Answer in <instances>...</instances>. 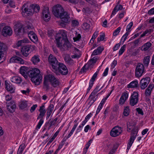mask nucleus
Listing matches in <instances>:
<instances>
[{
  "label": "nucleus",
  "mask_w": 154,
  "mask_h": 154,
  "mask_svg": "<svg viewBox=\"0 0 154 154\" xmlns=\"http://www.w3.org/2000/svg\"><path fill=\"white\" fill-rule=\"evenodd\" d=\"M63 7L60 5H57L53 8L52 12L54 15L57 17H59L64 12Z\"/></svg>",
  "instance_id": "nucleus-6"
},
{
  "label": "nucleus",
  "mask_w": 154,
  "mask_h": 154,
  "mask_svg": "<svg viewBox=\"0 0 154 154\" xmlns=\"http://www.w3.org/2000/svg\"><path fill=\"white\" fill-rule=\"evenodd\" d=\"M30 92V91L29 89V88H27L26 90H21V92L23 94H25L26 95H27L28 94L29 92Z\"/></svg>",
  "instance_id": "nucleus-54"
},
{
  "label": "nucleus",
  "mask_w": 154,
  "mask_h": 154,
  "mask_svg": "<svg viewBox=\"0 0 154 154\" xmlns=\"http://www.w3.org/2000/svg\"><path fill=\"white\" fill-rule=\"evenodd\" d=\"M145 68L143 64L139 63L137 64L135 70V76L137 77H141L144 73Z\"/></svg>",
  "instance_id": "nucleus-5"
},
{
  "label": "nucleus",
  "mask_w": 154,
  "mask_h": 154,
  "mask_svg": "<svg viewBox=\"0 0 154 154\" xmlns=\"http://www.w3.org/2000/svg\"><path fill=\"white\" fill-rule=\"evenodd\" d=\"M126 45H124L121 47L119 51V55H121L124 52L126 48Z\"/></svg>",
  "instance_id": "nucleus-48"
},
{
  "label": "nucleus",
  "mask_w": 154,
  "mask_h": 154,
  "mask_svg": "<svg viewBox=\"0 0 154 154\" xmlns=\"http://www.w3.org/2000/svg\"><path fill=\"white\" fill-rule=\"evenodd\" d=\"M25 147L24 144H21L18 149L17 154H22Z\"/></svg>",
  "instance_id": "nucleus-44"
},
{
  "label": "nucleus",
  "mask_w": 154,
  "mask_h": 154,
  "mask_svg": "<svg viewBox=\"0 0 154 154\" xmlns=\"http://www.w3.org/2000/svg\"><path fill=\"white\" fill-rule=\"evenodd\" d=\"M31 60L33 63L35 64L40 61V59L38 55H35L32 57Z\"/></svg>",
  "instance_id": "nucleus-40"
},
{
  "label": "nucleus",
  "mask_w": 154,
  "mask_h": 154,
  "mask_svg": "<svg viewBox=\"0 0 154 154\" xmlns=\"http://www.w3.org/2000/svg\"><path fill=\"white\" fill-rule=\"evenodd\" d=\"M57 36L63 38L65 39L68 40L66 32L64 30L59 31V32L56 35Z\"/></svg>",
  "instance_id": "nucleus-26"
},
{
  "label": "nucleus",
  "mask_w": 154,
  "mask_h": 154,
  "mask_svg": "<svg viewBox=\"0 0 154 154\" xmlns=\"http://www.w3.org/2000/svg\"><path fill=\"white\" fill-rule=\"evenodd\" d=\"M72 26L73 27H75L79 24V22L76 20H73L72 21Z\"/></svg>",
  "instance_id": "nucleus-57"
},
{
  "label": "nucleus",
  "mask_w": 154,
  "mask_h": 154,
  "mask_svg": "<svg viewBox=\"0 0 154 154\" xmlns=\"http://www.w3.org/2000/svg\"><path fill=\"white\" fill-rule=\"evenodd\" d=\"M5 88L8 91H10L12 93L14 92L15 88L12 85L8 84H6Z\"/></svg>",
  "instance_id": "nucleus-36"
},
{
  "label": "nucleus",
  "mask_w": 154,
  "mask_h": 154,
  "mask_svg": "<svg viewBox=\"0 0 154 154\" xmlns=\"http://www.w3.org/2000/svg\"><path fill=\"white\" fill-rule=\"evenodd\" d=\"M81 37L80 34H79L77 35L75 37H73V39L74 42H76L77 41H79L81 38Z\"/></svg>",
  "instance_id": "nucleus-56"
},
{
  "label": "nucleus",
  "mask_w": 154,
  "mask_h": 154,
  "mask_svg": "<svg viewBox=\"0 0 154 154\" xmlns=\"http://www.w3.org/2000/svg\"><path fill=\"white\" fill-rule=\"evenodd\" d=\"M12 30L11 28L8 26L4 27L2 31V33L4 36H10L12 34Z\"/></svg>",
  "instance_id": "nucleus-18"
},
{
  "label": "nucleus",
  "mask_w": 154,
  "mask_h": 154,
  "mask_svg": "<svg viewBox=\"0 0 154 154\" xmlns=\"http://www.w3.org/2000/svg\"><path fill=\"white\" fill-rule=\"evenodd\" d=\"M133 23L132 22H130L127 26L126 31L127 32H130V30L133 26Z\"/></svg>",
  "instance_id": "nucleus-51"
},
{
  "label": "nucleus",
  "mask_w": 154,
  "mask_h": 154,
  "mask_svg": "<svg viewBox=\"0 0 154 154\" xmlns=\"http://www.w3.org/2000/svg\"><path fill=\"white\" fill-rule=\"evenodd\" d=\"M100 87V84H98L94 90L92 92L91 94L94 96H96V94L98 91H100L103 88V86Z\"/></svg>",
  "instance_id": "nucleus-37"
},
{
  "label": "nucleus",
  "mask_w": 154,
  "mask_h": 154,
  "mask_svg": "<svg viewBox=\"0 0 154 154\" xmlns=\"http://www.w3.org/2000/svg\"><path fill=\"white\" fill-rule=\"evenodd\" d=\"M128 97V93L124 92L122 94L119 101V104L122 106L125 103Z\"/></svg>",
  "instance_id": "nucleus-21"
},
{
  "label": "nucleus",
  "mask_w": 154,
  "mask_h": 154,
  "mask_svg": "<svg viewBox=\"0 0 154 154\" xmlns=\"http://www.w3.org/2000/svg\"><path fill=\"white\" fill-rule=\"evenodd\" d=\"M56 70L57 71L55 73L57 74H59L60 73L62 75H66L68 73V70L66 66L61 63H60L59 66H58Z\"/></svg>",
  "instance_id": "nucleus-7"
},
{
  "label": "nucleus",
  "mask_w": 154,
  "mask_h": 154,
  "mask_svg": "<svg viewBox=\"0 0 154 154\" xmlns=\"http://www.w3.org/2000/svg\"><path fill=\"white\" fill-rule=\"evenodd\" d=\"M129 34V32H127L122 37L121 40L123 42H124L127 39V37Z\"/></svg>",
  "instance_id": "nucleus-52"
},
{
  "label": "nucleus",
  "mask_w": 154,
  "mask_h": 154,
  "mask_svg": "<svg viewBox=\"0 0 154 154\" xmlns=\"http://www.w3.org/2000/svg\"><path fill=\"white\" fill-rule=\"evenodd\" d=\"M57 60L56 58L52 55L50 54L48 57V61L51 65L55 62Z\"/></svg>",
  "instance_id": "nucleus-38"
},
{
  "label": "nucleus",
  "mask_w": 154,
  "mask_h": 154,
  "mask_svg": "<svg viewBox=\"0 0 154 154\" xmlns=\"http://www.w3.org/2000/svg\"><path fill=\"white\" fill-rule=\"evenodd\" d=\"M30 30V29L29 28V29H27L26 33H27L28 36L31 41L34 43H36L38 41L37 37L34 32Z\"/></svg>",
  "instance_id": "nucleus-12"
},
{
  "label": "nucleus",
  "mask_w": 154,
  "mask_h": 154,
  "mask_svg": "<svg viewBox=\"0 0 154 154\" xmlns=\"http://www.w3.org/2000/svg\"><path fill=\"white\" fill-rule=\"evenodd\" d=\"M154 88V85L153 84H150L149 85L148 88L146 89L144 95L147 97H150L151 92Z\"/></svg>",
  "instance_id": "nucleus-22"
},
{
  "label": "nucleus",
  "mask_w": 154,
  "mask_h": 154,
  "mask_svg": "<svg viewBox=\"0 0 154 154\" xmlns=\"http://www.w3.org/2000/svg\"><path fill=\"white\" fill-rule=\"evenodd\" d=\"M120 46V45L119 43L116 44L113 48V51H115L118 50Z\"/></svg>",
  "instance_id": "nucleus-63"
},
{
  "label": "nucleus",
  "mask_w": 154,
  "mask_h": 154,
  "mask_svg": "<svg viewBox=\"0 0 154 154\" xmlns=\"http://www.w3.org/2000/svg\"><path fill=\"white\" fill-rule=\"evenodd\" d=\"M60 18L61 22L60 24L66 25L69 21V16L68 13L65 11L59 17Z\"/></svg>",
  "instance_id": "nucleus-13"
},
{
  "label": "nucleus",
  "mask_w": 154,
  "mask_h": 154,
  "mask_svg": "<svg viewBox=\"0 0 154 154\" xmlns=\"http://www.w3.org/2000/svg\"><path fill=\"white\" fill-rule=\"evenodd\" d=\"M29 29V27L27 26L23 29L22 26L21 25H17L15 26L14 31L16 35H18L21 33H26L27 29Z\"/></svg>",
  "instance_id": "nucleus-11"
},
{
  "label": "nucleus",
  "mask_w": 154,
  "mask_h": 154,
  "mask_svg": "<svg viewBox=\"0 0 154 154\" xmlns=\"http://www.w3.org/2000/svg\"><path fill=\"white\" fill-rule=\"evenodd\" d=\"M138 100V93L134 92L130 97L129 104L131 106H133L137 103Z\"/></svg>",
  "instance_id": "nucleus-9"
},
{
  "label": "nucleus",
  "mask_w": 154,
  "mask_h": 154,
  "mask_svg": "<svg viewBox=\"0 0 154 154\" xmlns=\"http://www.w3.org/2000/svg\"><path fill=\"white\" fill-rule=\"evenodd\" d=\"M10 63H18L20 64H23L25 63V61L21 58L16 56H14L10 60Z\"/></svg>",
  "instance_id": "nucleus-20"
},
{
  "label": "nucleus",
  "mask_w": 154,
  "mask_h": 154,
  "mask_svg": "<svg viewBox=\"0 0 154 154\" xmlns=\"http://www.w3.org/2000/svg\"><path fill=\"white\" fill-rule=\"evenodd\" d=\"M138 133V130L137 128L135 127L133 129L132 131L131 134L130 138L129 140V142L127 144V152L129 149L131 147V146L134 140L136 138Z\"/></svg>",
  "instance_id": "nucleus-4"
},
{
  "label": "nucleus",
  "mask_w": 154,
  "mask_h": 154,
  "mask_svg": "<svg viewBox=\"0 0 154 154\" xmlns=\"http://www.w3.org/2000/svg\"><path fill=\"white\" fill-rule=\"evenodd\" d=\"M152 44L149 42L145 44L142 47V50L144 51H148L151 47Z\"/></svg>",
  "instance_id": "nucleus-33"
},
{
  "label": "nucleus",
  "mask_w": 154,
  "mask_h": 154,
  "mask_svg": "<svg viewBox=\"0 0 154 154\" xmlns=\"http://www.w3.org/2000/svg\"><path fill=\"white\" fill-rule=\"evenodd\" d=\"M49 82L48 81L44 78V88H46V90H48L49 89Z\"/></svg>",
  "instance_id": "nucleus-46"
},
{
  "label": "nucleus",
  "mask_w": 154,
  "mask_h": 154,
  "mask_svg": "<svg viewBox=\"0 0 154 154\" xmlns=\"http://www.w3.org/2000/svg\"><path fill=\"white\" fill-rule=\"evenodd\" d=\"M20 73L26 79L28 78L27 75L26 67L25 66H22L20 69Z\"/></svg>",
  "instance_id": "nucleus-28"
},
{
  "label": "nucleus",
  "mask_w": 154,
  "mask_h": 154,
  "mask_svg": "<svg viewBox=\"0 0 154 154\" xmlns=\"http://www.w3.org/2000/svg\"><path fill=\"white\" fill-rule=\"evenodd\" d=\"M66 1L74 4L81 3L82 2L81 0H67Z\"/></svg>",
  "instance_id": "nucleus-49"
},
{
  "label": "nucleus",
  "mask_w": 154,
  "mask_h": 154,
  "mask_svg": "<svg viewBox=\"0 0 154 154\" xmlns=\"http://www.w3.org/2000/svg\"><path fill=\"white\" fill-rule=\"evenodd\" d=\"M117 60H114L112 62V64L111 68L112 69H113L117 65Z\"/></svg>",
  "instance_id": "nucleus-64"
},
{
  "label": "nucleus",
  "mask_w": 154,
  "mask_h": 154,
  "mask_svg": "<svg viewBox=\"0 0 154 154\" xmlns=\"http://www.w3.org/2000/svg\"><path fill=\"white\" fill-rule=\"evenodd\" d=\"M121 29V28L120 27H118L116 29L113 34L114 36H116L120 32Z\"/></svg>",
  "instance_id": "nucleus-50"
},
{
  "label": "nucleus",
  "mask_w": 154,
  "mask_h": 154,
  "mask_svg": "<svg viewBox=\"0 0 154 154\" xmlns=\"http://www.w3.org/2000/svg\"><path fill=\"white\" fill-rule=\"evenodd\" d=\"M64 60L66 63L69 65H73L74 63L73 60L68 56L65 57Z\"/></svg>",
  "instance_id": "nucleus-34"
},
{
  "label": "nucleus",
  "mask_w": 154,
  "mask_h": 154,
  "mask_svg": "<svg viewBox=\"0 0 154 154\" xmlns=\"http://www.w3.org/2000/svg\"><path fill=\"white\" fill-rule=\"evenodd\" d=\"M28 75L31 78V81L35 85H40L42 79V76L38 69L35 68L30 70L28 72Z\"/></svg>",
  "instance_id": "nucleus-1"
},
{
  "label": "nucleus",
  "mask_w": 154,
  "mask_h": 154,
  "mask_svg": "<svg viewBox=\"0 0 154 154\" xmlns=\"http://www.w3.org/2000/svg\"><path fill=\"white\" fill-rule=\"evenodd\" d=\"M29 41L27 38H25L23 40L19 41L17 43V47H19L23 45V44L25 43H28Z\"/></svg>",
  "instance_id": "nucleus-35"
},
{
  "label": "nucleus",
  "mask_w": 154,
  "mask_h": 154,
  "mask_svg": "<svg viewBox=\"0 0 154 154\" xmlns=\"http://www.w3.org/2000/svg\"><path fill=\"white\" fill-rule=\"evenodd\" d=\"M150 58L149 56H147L144 58L143 63L145 66H148L150 61Z\"/></svg>",
  "instance_id": "nucleus-43"
},
{
  "label": "nucleus",
  "mask_w": 154,
  "mask_h": 154,
  "mask_svg": "<svg viewBox=\"0 0 154 154\" xmlns=\"http://www.w3.org/2000/svg\"><path fill=\"white\" fill-rule=\"evenodd\" d=\"M6 103L7 104V109L8 111L12 113L14 112L16 106L14 101L11 100L10 103L6 102Z\"/></svg>",
  "instance_id": "nucleus-19"
},
{
  "label": "nucleus",
  "mask_w": 154,
  "mask_h": 154,
  "mask_svg": "<svg viewBox=\"0 0 154 154\" xmlns=\"http://www.w3.org/2000/svg\"><path fill=\"white\" fill-rule=\"evenodd\" d=\"M105 36V35L104 33H101V34L100 35V37H99L97 38V42H99L101 41H103L104 38V37Z\"/></svg>",
  "instance_id": "nucleus-47"
},
{
  "label": "nucleus",
  "mask_w": 154,
  "mask_h": 154,
  "mask_svg": "<svg viewBox=\"0 0 154 154\" xmlns=\"http://www.w3.org/2000/svg\"><path fill=\"white\" fill-rule=\"evenodd\" d=\"M122 128L119 126L113 128L110 131V135L112 137H116L119 135L122 132Z\"/></svg>",
  "instance_id": "nucleus-8"
},
{
  "label": "nucleus",
  "mask_w": 154,
  "mask_h": 154,
  "mask_svg": "<svg viewBox=\"0 0 154 154\" xmlns=\"http://www.w3.org/2000/svg\"><path fill=\"white\" fill-rule=\"evenodd\" d=\"M42 15L44 20L48 21L50 19V14L49 8L47 7H45L42 11Z\"/></svg>",
  "instance_id": "nucleus-14"
},
{
  "label": "nucleus",
  "mask_w": 154,
  "mask_h": 154,
  "mask_svg": "<svg viewBox=\"0 0 154 154\" xmlns=\"http://www.w3.org/2000/svg\"><path fill=\"white\" fill-rule=\"evenodd\" d=\"M31 46L27 45L23 46L21 48V51L22 55L24 57H27L31 53Z\"/></svg>",
  "instance_id": "nucleus-16"
},
{
  "label": "nucleus",
  "mask_w": 154,
  "mask_h": 154,
  "mask_svg": "<svg viewBox=\"0 0 154 154\" xmlns=\"http://www.w3.org/2000/svg\"><path fill=\"white\" fill-rule=\"evenodd\" d=\"M37 104H34L33 105L31 108V109H30V112L32 113L33 112H34L36 108L37 107Z\"/></svg>",
  "instance_id": "nucleus-62"
},
{
  "label": "nucleus",
  "mask_w": 154,
  "mask_h": 154,
  "mask_svg": "<svg viewBox=\"0 0 154 154\" xmlns=\"http://www.w3.org/2000/svg\"><path fill=\"white\" fill-rule=\"evenodd\" d=\"M31 6L33 10V14L34 12L37 13L40 10V7L39 5L36 4L31 5Z\"/></svg>",
  "instance_id": "nucleus-41"
},
{
  "label": "nucleus",
  "mask_w": 154,
  "mask_h": 154,
  "mask_svg": "<svg viewBox=\"0 0 154 154\" xmlns=\"http://www.w3.org/2000/svg\"><path fill=\"white\" fill-rule=\"evenodd\" d=\"M44 121L42 119H40L39 122L38 123L37 126L36 128L38 129H39L42 124L43 123Z\"/></svg>",
  "instance_id": "nucleus-59"
},
{
  "label": "nucleus",
  "mask_w": 154,
  "mask_h": 154,
  "mask_svg": "<svg viewBox=\"0 0 154 154\" xmlns=\"http://www.w3.org/2000/svg\"><path fill=\"white\" fill-rule=\"evenodd\" d=\"M6 48H4V50L2 49L0 50V60L4 59V57L5 51L6 50Z\"/></svg>",
  "instance_id": "nucleus-45"
},
{
  "label": "nucleus",
  "mask_w": 154,
  "mask_h": 154,
  "mask_svg": "<svg viewBox=\"0 0 154 154\" xmlns=\"http://www.w3.org/2000/svg\"><path fill=\"white\" fill-rule=\"evenodd\" d=\"M39 111L40 112V114L39 116L37 118V119H38L40 118H43L45 115L46 111L45 109L44 105H43L40 107Z\"/></svg>",
  "instance_id": "nucleus-24"
},
{
  "label": "nucleus",
  "mask_w": 154,
  "mask_h": 154,
  "mask_svg": "<svg viewBox=\"0 0 154 154\" xmlns=\"http://www.w3.org/2000/svg\"><path fill=\"white\" fill-rule=\"evenodd\" d=\"M60 63L57 60L50 65L54 72L57 71L56 70L57 69L58 66H59V64Z\"/></svg>",
  "instance_id": "nucleus-32"
},
{
  "label": "nucleus",
  "mask_w": 154,
  "mask_h": 154,
  "mask_svg": "<svg viewBox=\"0 0 154 154\" xmlns=\"http://www.w3.org/2000/svg\"><path fill=\"white\" fill-rule=\"evenodd\" d=\"M45 78L50 82L54 86H56L59 84L58 80L52 74H50L46 75Z\"/></svg>",
  "instance_id": "nucleus-10"
},
{
  "label": "nucleus",
  "mask_w": 154,
  "mask_h": 154,
  "mask_svg": "<svg viewBox=\"0 0 154 154\" xmlns=\"http://www.w3.org/2000/svg\"><path fill=\"white\" fill-rule=\"evenodd\" d=\"M90 27V25L87 23H83V28L84 29H89Z\"/></svg>",
  "instance_id": "nucleus-53"
},
{
  "label": "nucleus",
  "mask_w": 154,
  "mask_h": 154,
  "mask_svg": "<svg viewBox=\"0 0 154 154\" xmlns=\"http://www.w3.org/2000/svg\"><path fill=\"white\" fill-rule=\"evenodd\" d=\"M97 98V96H94L91 94L87 100L88 101H89L88 104V109H89L95 102Z\"/></svg>",
  "instance_id": "nucleus-23"
},
{
  "label": "nucleus",
  "mask_w": 154,
  "mask_h": 154,
  "mask_svg": "<svg viewBox=\"0 0 154 154\" xmlns=\"http://www.w3.org/2000/svg\"><path fill=\"white\" fill-rule=\"evenodd\" d=\"M103 47H99L97 48L94 50L91 54V56L96 55L100 54L103 51Z\"/></svg>",
  "instance_id": "nucleus-30"
},
{
  "label": "nucleus",
  "mask_w": 154,
  "mask_h": 154,
  "mask_svg": "<svg viewBox=\"0 0 154 154\" xmlns=\"http://www.w3.org/2000/svg\"><path fill=\"white\" fill-rule=\"evenodd\" d=\"M138 82L137 81H134L130 83L127 86L128 88H136L138 87Z\"/></svg>",
  "instance_id": "nucleus-31"
},
{
  "label": "nucleus",
  "mask_w": 154,
  "mask_h": 154,
  "mask_svg": "<svg viewBox=\"0 0 154 154\" xmlns=\"http://www.w3.org/2000/svg\"><path fill=\"white\" fill-rule=\"evenodd\" d=\"M98 57L95 56L91 59L88 63V64L89 66H93L96 63L98 60Z\"/></svg>",
  "instance_id": "nucleus-39"
},
{
  "label": "nucleus",
  "mask_w": 154,
  "mask_h": 154,
  "mask_svg": "<svg viewBox=\"0 0 154 154\" xmlns=\"http://www.w3.org/2000/svg\"><path fill=\"white\" fill-rule=\"evenodd\" d=\"M44 121L42 119H40L39 122L38 123L37 126L36 128L38 129H39L42 124L43 123Z\"/></svg>",
  "instance_id": "nucleus-60"
},
{
  "label": "nucleus",
  "mask_w": 154,
  "mask_h": 154,
  "mask_svg": "<svg viewBox=\"0 0 154 154\" xmlns=\"http://www.w3.org/2000/svg\"><path fill=\"white\" fill-rule=\"evenodd\" d=\"M99 70L98 69L97 71L93 75L89 82V85L87 89V93H88L90 90L91 89L94 84V82L98 74Z\"/></svg>",
  "instance_id": "nucleus-17"
},
{
  "label": "nucleus",
  "mask_w": 154,
  "mask_h": 154,
  "mask_svg": "<svg viewBox=\"0 0 154 154\" xmlns=\"http://www.w3.org/2000/svg\"><path fill=\"white\" fill-rule=\"evenodd\" d=\"M11 80L13 83L19 84L21 82L22 80L20 77L15 76L12 77L11 78Z\"/></svg>",
  "instance_id": "nucleus-25"
},
{
  "label": "nucleus",
  "mask_w": 154,
  "mask_h": 154,
  "mask_svg": "<svg viewBox=\"0 0 154 154\" xmlns=\"http://www.w3.org/2000/svg\"><path fill=\"white\" fill-rule=\"evenodd\" d=\"M87 70V69L86 68V65H85L81 69L80 71L79 72V73L80 74L85 73L86 72Z\"/></svg>",
  "instance_id": "nucleus-58"
},
{
  "label": "nucleus",
  "mask_w": 154,
  "mask_h": 154,
  "mask_svg": "<svg viewBox=\"0 0 154 154\" xmlns=\"http://www.w3.org/2000/svg\"><path fill=\"white\" fill-rule=\"evenodd\" d=\"M22 14L24 17L30 16L33 14V10L29 3L24 4L22 8Z\"/></svg>",
  "instance_id": "nucleus-3"
},
{
  "label": "nucleus",
  "mask_w": 154,
  "mask_h": 154,
  "mask_svg": "<svg viewBox=\"0 0 154 154\" xmlns=\"http://www.w3.org/2000/svg\"><path fill=\"white\" fill-rule=\"evenodd\" d=\"M98 31H96L93 34L92 37L91 38V41L92 40L93 42L94 41V40L95 39V38L97 37V36L98 34Z\"/></svg>",
  "instance_id": "nucleus-55"
},
{
  "label": "nucleus",
  "mask_w": 154,
  "mask_h": 154,
  "mask_svg": "<svg viewBox=\"0 0 154 154\" xmlns=\"http://www.w3.org/2000/svg\"><path fill=\"white\" fill-rule=\"evenodd\" d=\"M12 99V96L11 95H8L5 96V100L7 101L6 102L9 103L8 101H10Z\"/></svg>",
  "instance_id": "nucleus-61"
},
{
  "label": "nucleus",
  "mask_w": 154,
  "mask_h": 154,
  "mask_svg": "<svg viewBox=\"0 0 154 154\" xmlns=\"http://www.w3.org/2000/svg\"><path fill=\"white\" fill-rule=\"evenodd\" d=\"M27 102L25 100L21 101L19 103V108L21 109H23L27 106Z\"/></svg>",
  "instance_id": "nucleus-29"
},
{
  "label": "nucleus",
  "mask_w": 154,
  "mask_h": 154,
  "mask_svg": "<svg viewBox=\"0 0 154 154\" xmlns=\"http://www.w3.org/2000/svg\"><path fill=\"white\" fill-rule=\"evenodd\" d=\"M54 109V106L52 104H50L48 106L47 108V112L46 119H48L51 114L52 111Z\"/></svg>",
  "instance_id": "nucleus-27"
},
{
  "label": "nucleus",
  "mask_w": 154,
  "mask_h": 154,
  "mask_svg": "<svg viewBox=\"0 0 154 154\" xmlns=\"http://www.w3.org/2000/svg\"><path fill=\"white\" fill-rule=\"evenodd\" d=\"M150 82V78L148 77L142 79L140 83V86L142 89H144L146 87Z\"/></svg>",
  "instance_id": "nucleus-15"
},
{
  "label": "nucleus",
  "mask_w": 154,
  "mask_h": 154,
  "mask_svg": "<svg viewBox=\"0 0 154 154\" xmlns=\"http://www.w3.org/2000/svg\"><path fill=\"white\" fill-rule=\"evenodd\" d=\"M130 112V109L129 106H125L123 112L124 116H128L129 115Z\"/></svg>",
  "instance_id": "nucleus-42"
},
{
  "label": "nucleus",
  "mask_w": 154,
  "mask_h": 154,
  "mask_svg": "<svg viewBox=\"0 0 154 154\" xmlns=\"http://www.w3.org/2000/svg\"><path fill=\"white\" fill-rule=\"evenodd\" d=\"M55 39L57 47L59 48L62 51L65 50L71 46V44L68 40L65 39L63 38L57 36L55 37Z\"/></svg>",
  "instance_id": "nucleus-2"
}]
</instances>
